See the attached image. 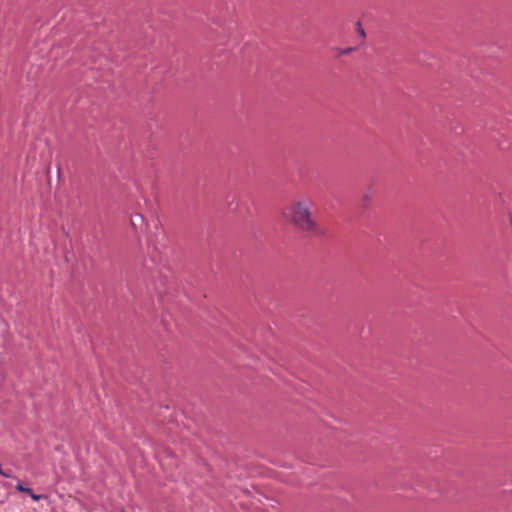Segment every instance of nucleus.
<instances>
[{
  "label": "nucleus",
  "instance_id": "obj_2",
  "mask_svg": "<svg viewBox=\"0 0 512 512\" xmlns=\"http://www.w3.org/2000/svg\"><path fill=\"white\" fill-rule=\"evenodd\" d=\"M352 51H354L353 47H349V48H345V49H343V48H336L335 49V54H336V57H341L343 55L351 53Z\"/></svg>",
  "mask_w": 512,
  "mask_h": 512
},
{
  "label": "nucleus",
  "instance_id": "obj_5",
  "mask_svg": "<svg viewBox=\"0 0 512 512\" xmlns=\"http://www.w3.org/2000/svg\"><path fill=\"white\" fill-rule=\"evenodd\" d=\"M15 488H16V490H17V491H19V492H24V491H26V487H25V486H23L21 483H18V484L16 485V487H15Z\"/></svg>",
  "mask_w": 512,
  "mask_h": 512
},
{
  "label": "nucleus",
  "instance_id": "obj_3",
  "mask_svg": "<svg viewBox=\"0 0 512 512\" xmlns=\"http://www.w3.org/2000/svg\"><path fill=\"white\" fill-rule=\"evenodd\" d=\"M1 476L5 477V478H12L13 477L12 471L11 470H3V471H1Z\"/></svg>",
  "mask_w": 512,
  "mask_h": 512
},
{
  "label": "nucleus",
  "instance_id": "obj_7",
  "mask_svg": "<svg viewBox=\"0 0 512 512\" xmlns=\"http://www.w3.org/2000/svg\"><path fill=\"white\" fill-rule=\"evenodd\" d=\"M24 493L31 495V493H33V491H32V489L26 487V491H24Z\"/></svg>",
  "mask_w": 512,
  "mask_h": 512
},
{
  "label": "nucleus",
  "instance_id": "obj_4",
  "mask_svg": "<svg viewBox=\"0 0 512 512\" xmlns=\"http://www.w3.org/2000/svg\"><path fill=\"white\" fill-rule=\"evenodd\" d=\"M357 32L358 34L364 38L365 37V32H364V29L362 28V26L360 25V23H357Z\"/></svg>",
  "mask_w": 512,
  "mask_h": 512
},
{
  "label": "nucleus",
  "instance_id": "obj_1",
  "mask_svg": "<svg viewBox=\"0 0 512 512\" xmlns=\"http://www.w3.org/2000/svg\"><path fill=\"white\" fill-rule=\"evenodd\" d=\"M312 205V201L308 198L294 200L284 208L283 218L302 232L317 233L319 229L312 216Z\"/></svg>",
  "mask_w": 512,
  "mask_h": 512
},
{
  "label": "nucleus",
  "instance_id": "obj_6",
  "mask_svg": "<svg viewBox=\"0 0 512 512\" xmlns=\"http://www.w3.org/2000/svg\"><path fill=\"white\" fill-rule=\"evenodd\" d=\"M31 498L34 500V501H39L43 495H37V494H34V493H31Z\"/></svg>",
  "mask_w": 512,
  "mask_h": 512
}]
</instances>
